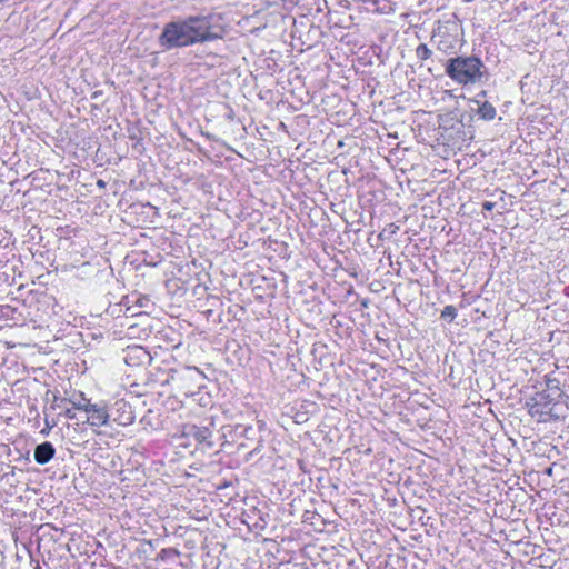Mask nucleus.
<instances>
[{"label":"nucleus","mask_w":569,"mask_h":569,"mask_svg":"<svg viewBox=\"0 0 569 569\" xmlns=\"http://www.w3.org/2000/svg\"><path fill=\"white\" fill-rule=\"evenodd\" d=\"M483 210L491 211L495 208V203L490 201H485L482 203Z\"/></svg>","instance_id":"2eb2a0df"},{"label":"nucleus","mask_w":569,"mask_h":569,"mask_svg":"<svg viewBox=\"0 0 569 569\" xmlns=\"http://www.w3.org/2000/svg\"><path fill=\"white\" fill-rule=\"evenodd\" d=\"M416 56L419 60L426 61L431 58L432 50L426 43H420L416 48Z\"/></svg>","instance_id":"9b49d317"},{"label":"nucleus","mask_w":569,"mask_h":569,"mask_svg":"<svg viewBox=\"0 0 569 569\" xmlns=\"http://www.w3.org/2000/svg\"><path fill=\"white\" fill-rule=\"evenodd\" d=\"M132 356L139 359L140 361L150 358L149 352L144 348L138 346L129 349L128 357Z\"/></svg>","instance_id":"f8f14e48"},{"label":"nucleus","mask_w":569,"mask_h":569,"mask_svg":"<svg viewBox=\"0 0 569 569\" xmlns=\"http://www.w3.org/2000/svg\"><path fill=\"white\" fill-rule=\"evenodd\" d=\"M116 405L119 406V409L123 410V412L120 417L114 418V421H117L118 425H121V426L131 425L134 420V417H133L131 410L126 412V408L128 407V405L124 401H119Z\"/></svg>","instance_id":"6e6552de"},{"label":"nucleus","mask_w":569,"mask_h":569,"mask_svg":"<svg viewBox=\"0 0 569 569\" xmlns=\"http://www.w3.org/2000/svg\"><path fill=\"white\" fill-rule=\"evenodd\" d=\"M56 455L53 445L49 441L42 442L34 448V460L39 465L48 463Z\"/></svg>","instance_id":"423d86ee"},{"label":"nucleus","mask_w":569,"mask_h":569,"mask_svg":"<svg viewBox=\"0 0 569 569\" xmlns=\"http://www.w3.org/2000/svg\"><path fill=\"white\" fill-rule=\"evenodd\" d=\"M86 413L88 415L86 422L91 427L98 428L109 423L110 415L107 405L102 401L89 406V410Z\"/></svg>","instance_id":"20e7f679"},{"label":"nucleus","mask_w":569,"mask_h":569,"mask_svg":"<svg viewBox=\"0 0 569 569\" xmlns=\"http://www.w3.org/2000/svg\"><path fill=\"white\" fill-rule=\"evenodd\" d=\"M97 186H98L99 188H104V187H106V182H104L103 180H98V181H97Z\"/></svg>","instance_id":"f3484780"},{"label":"nucleus","mask_w":569,"mask_h":569,"mask_svg":"<svg viewBox=\"0 0 569 569\" xmlns=\"http://www.w3.org/2000/svg\"><path fill=\"white\" fill-rule=\"evenodd\" d=\"M478 114L482 120L490 121L493 120L497 111L496 108L488 101H485L478 108Z\"/></svg>","instance_id":"0eeeda50"},{"label":"nucleus","mask_w":569,"mask_h":569,"mask_svg":"<svg viewBox=\"0 0 569 569\" xmlns=\"http://www.w3.org/2000/svg\"><path fill=\"white\" fill-rule=\"evenodd\" d=\"M64 415H66L67 418H69L71 420L76 419V412L72 409H67L64 411Z\"/></svg>","instance_id":"dca6fc26"},{"label":"nucleus","mask_w":569,"mask_h":569,"mask_svg":"<svg viewBox=\"0 0 569 569\" xmlns=\"http://www.w3.org/2000/svg\"><path fill=\"white\" fill-rule=\"evenodd\" d=\"M546 386L549 392H552V395H557L558 397H562L563 392L560 388V381L558 379L546 377Z\"/></svg>","instance_id":"1a4fd4ad"},{"label":"nucleus","mask_w":569,"mask_h":569,"mask_svg":"<svg viewBox=\"0 0 569 569\" xmlns=\"http://www.w3.org/2000/svg\"><path fill=\"white\" fill-rule=\"evenodd\" d=\"M457 317V309L449 305L446 306L441 311V318L451 322Z\"/></svg>","instance_id":"ddd939ff"},{"label":"nucleus","mask_w":569,"mask_h":569,"mask_svg":"<svg viewBox=\"0 0 569 569\" xmlns=\"http://www.w3.org/2000/svg\"><path fill=\"white\" fill-rule=\"evenodd\" d=\"M212 14H196L179 18L164 24L159 36L163 50L190 47L222 38V28L214 22Z\"/></svg>","instance_id":"f257e3e1"},{"label":"nucleus","mask_w":569,"mask_h":569,"mask_svg":"<svg viewBox=\"0 0 569 569\" xmlns=\"http://www.w3.org/2000/svg\"><path fill=\"white\" fill-rule=\"evenodd\" d=\"M188 435L194 438L203 449H212L214 446L212 430L209 427L192 425L188 428Z\"/></svg>","instance_id":"39448f33"},{"label":"nucleus","mask_w":569,"mask_h":569,"mask_svg":"<svg viewBox=\"0 0 569 569\" xmlns=\"http://www.w3.org/2000/svg\"><path fill=\"white\" fill-rule=\"evenodd\" d=\"M251 430H252V428H251V427H246V428H243V431H244V432H248V431H251Z\"/></svg>","instance_id":"6ab92c4d"},{"label":"nucleus","mask_w":569,"mask_h":569,"mask_svg":"<svg viewBox=\"0 0 569 569\" xmlns=\"http://www.w3.org/2000/svg\"><path fill=\"white\" fill-rule=\"evenodd\" d=\"M539 397H540V401L542 402L543 401V405L547 406L549 405L550 402L552 401H556L559 397L557 395H552V392H541L539 393Z\"/></svg>","instance_id":"4468645a"},{"label":"nucleus","mask_w":569,"mask_h":569,"mask_svg":"<svg viewBox=\"0 0 569 569\" xmlns=\"http://www.w3.org/2000/svg\"><path fill=\"white\" fill-rule=\"evenodd\" d=\"M70 402L72 403L73 409L81 410L87 412L89 410V406L92 405V402L87 399L83 393H80L79 399H71Z\"/></svg>","instance_id":"9d476101"},{"label":"nucleus","mask_w":569,"mask_h":569,"mask_svg":"<svg viewBox=\"0 0 569 569\" xmlns=\"http://www.w3.org/2000/svg\"><path fill=\"white\" fill-rule=\"evenodd\" d=\"M46 426H47V429H52L53 425H50L48 419H46Z\"/></svg>","instance_id":"a211bd4d"},{"label":"nucleus","mask_w":569,"mask_h":569,"mask_svg":"<svg viewBox=\"0 0 569 569\" xmlns=\"http://www.w3.org/2000/svg\"><path fill=\"white\" fill-rule=\"evenodd\" d=\"M430 41L438 51L445 54H451L456 49L458 38L450 28L438 27L436 30H433Z\"/></svg>","instance_id":"7ed1b4c3"},{"label":"nucleus","mask_w":569,"mask_h":569,"mask_svg":"<svg viewBox=\"0 0 569 569\" xmlns=\"http://www.w3.org/2000/svg\"><path fill=\"white\" fill-rule=\"evenodd\" d=\"M482 61L476 56H458L446 62V74L458 84L468 86L479 82L482 78Z\"/></svg>","instance_id":"f03ea898"}]
</instances>
